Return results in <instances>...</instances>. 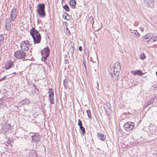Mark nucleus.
<instances>
[{
	"label": "nucleus",
	"mask_w": 157,
	"mask_h": 157,
	"mask_svg": "<svg viewBox=\"0 0 157 157\" xmlns=\"http://www.w3.org/2000/svg\"><path fill=\"white\" fill-rule=\"evenodd\" d=\"M149 104H148L147 102H146L145 104V107H147L148 105H149Z\"/></svg>",
	"instance_id": "42"
},
{
	"label": "nucleus",
	"mask_w": 157,
	"mask_h": 157,
	"mask_svg": "<svg viewBox=\"0 0 157 157\" xmlns=\"http://www.w3.org/2000/svg\"><path fill=\"white\" fill-rule=\"evenodd\" d=\"M41 138L40 136L37 133H35L33 135L31 136L32 140L35 143H38Z\"/></svg>",
	"instance_id": "7"
},
{
	"label": "nucleus",
	"mask_w": 157,
	"mask_h": 157,
	"mask_svg": "<svg viewBox=\"0 0 157 157\" xmlns=\"http://www.w3.org/2000/svg\"><path fill=\"white\" fill-rule=\"evenodd\" d=\"M29 157H40L38 156L37 153L35 150L32 151L30 153L29 155Z\"/></svg>",
	"instance_id": "17"
},
{
	"label": "nucleus",
	"mask_w": 157,
	"mask_h": 157,
	"mask_svg": "<svg viewBox=\"0 0 157 157\" xmlns=\"http://www.w3.org/2000/svg\"><path fill=\"white\" fill-rule=\"evenodd\" d=\"M97 136L101 140L104 141L106 139V136L102 133H98L97 134Z\"/></svg>",
	"instance_id": "20"
},
{
	"label": "nucleus",
	"mask_w": 157,
	"mask_h": 157,
	"mask_svg": "<svg viewBox=\"0 0 157 157\" xmlns=\"http://www.w3.org/2000/svg\"><path fill=\"white\" fill-rule=\"evenodd\" d=\"M98 85V83H97Z\"/></svg>",
	"instance_id": "50"
},
{
	"label": "nucleus",
	"mask_w": 157,
	"mask_h": 157,
	"mask_svg": "<svg viewBox=\"0 0 157 157\" xmlns=\"http://www.w3.org/2000/svg\"><path fill=\"white\" fill-rule=\"evenodd\" d=\"M5 28L8 31H9L11 28V21L9 19H7L6 20Z\"/></svg>",
	"instance_id": "9"
},
{
	"label": "nucleus",
	"mask_w": 157,
	"mask_h": 157,
	"mask_svg": "<svg viewBox=\"0 0 157 157\" xmlns=\"http://www.w3.org/2000/svg\"><path fill=\"white\" fill-rule=\"evenodd\" d=\"M156 97L154 96L152 98H151L149 99V100H150V101H151V103H153L156 99Z\"/></svg>",
	"instance_id": "35"
},
{
	"label": "nucleus",
	"mask_w": 157,
	"mask_h": 157,
	"mask_svg": "<svg viewBox=\"0 0 157 157\" xmlns=\"http://www.w3.org/2000/svg\"><path fill=\"white\" fill-rule=\"evenodd\" d=\"M6 78V76H4L3 78L0 79V82L5 79Z\"/></svg>",
	"instance_id": "40"
},
{
	"label": "nucleus",
	"mask_w": 157,
	"mask_h": 157,
	"mask_svg": "<svg viewBox=\"0 0 157 157\" xmlns=\"http://www.w3.org/2000/svg\"><path fill=\"white\" fill-rule=\"evenodd\" d=\"M45 6L44 3L39 4L38 5L37 13L42 18L44 17L45 16Z\"/></svg>",
	"instance_id": "2"
},
{
	"label": "nucleus",
	"mask_w": 157,
	"mask_h": 157,
	"mask_svg": "<svg viewBox=\"0 0 157 157\" xmlns=\"http://www.w3.org/2000/svg\"><path fill=\"white\" fill-rule=\"evenodd\" d=\"M41 55L42 56V60L44 62H45V61L47 59V58L49 56H48L47 55H44L43 53H41Z\"/></svg>",
	"instance_id": "26"
},
{
	"label": "nucleus",
	"mask_w": 157,
	"mask_h": 157,
	"mask_svg": "<svg viewBox=\"0 0 157 157\" xmlns=\"http://www.w3.org/2000/svg\"><path fill=\"white\" fill-rule=\"evenodd\" d=\"M70 6H75L76 4V2L75 0H71L69 2Z\"/></svg>",
	"instance_id": "27"
},
{
	"label": "nucleus",
	"mask_w": 157,
	"mask_h": 157,
	"mask_svg": "<svg viewBox=\"0 0 157 157\" xmlns=\"http://www.w3.org/2000/svg\"><path fill=\"white\" fill-rule=\"evenodd\" d=\"M156 76H157V71L156 72Z\"/></svg>",
	"instance_id": "49"
},
{
	"label": "nucleus",
	"mask_w": 157,
	"mask_h": 157,
	"mask_svg": "<svg viewBox=\"0 0 157 157\" xmlns=\"http://www.w3.org/2000/svg\"><path fill=\"white\" fill-rule=\"evenodd\" d=\"M89 20L90 21V22H93V24L94 22L93 18L92 16H90L89 18Z\"/></svg>",
	"instance_id": "38"
},
{
	"label": "nucleus",
	"mask_w": 157,
	"mask_h": 157,
	"mask_svg": "<svg viewBox=\"0 0 157 157\" xmlns=\"http://www.w3.org/2000/svg\"><path fill=\"white\" fill-rule=\"evenodd\" d=\"M83 64H84V66H85V67H86V66H85V63H84V61H83Z\"/></svg>",
	"instance_id": "48"
},
{
	"label": "nucleus",
	"mask_w": 157,
	"mask_h": 157,
	"mask_svg": "<svg viewBox=\"0 0 157 157\" xmlns=\"http://www.w3.org/2000/svg\"><path fill=\"white\" fill-rule=\"evenodd\" d=\"M4 40V36L3 34L0 35V45L3 43Z\"/></svg>",
	"instance_id": "29"
},
{
	"label": "nucleus",
	"mask_w": 157,
	"mask_h": 157,
	"mask_svg": "<svg viewBox=\"0 0 157 157\" xmlns=\"http://www.w3.org/2000/svg\"><path fill=\"white\" fill-rule=\"evenodd\" d=\"M20 103L22 105H24L26 103L29 104L30 103V100L29 99L26 98L23 100H21L20 101Z\"/></svg>",
	"instance_id": "23"
},
{
	"label": "nucleus",
	"mask_w": 157,
	"mask_h": 157,
	"mask_svg": "<svg viewBox=\"0 0 157 157\" xmlns=\"http://www.w3.org/2000/svg\"><path fill=\"white\" fill-rule=\"evenodd\" d=\"M67 16H65L64 15H63V17L64 19H67Z\"/></svg>",
	"instance_id": "46"
},
{
	"label": "nucleus",
	"mask_w": 157,
	"mask_h": 157,
	"mask_svg": "<svg viewBox=\"0 0 157 157\" xmlns=\"http://www.w3.org/2000/svg\"><path fill=\"white\" fill-rule=\"evenodd\" d=\"M131 34L135 37H138L140 36V34L136 30H132L131 32Z\"/></svg>",
	"instance_id": "22"
},
{
	"label": "nucleus",
	"mask_w": 157,
	"mask_h": 157,
	"mask_svg": "<svg viewBox=\"0 0 157 157\" xmlns=\"http://www.w3.org/2000/svg\"><path fill=\"white\" fill-rule=\"evenodd\" d=\"M68 32L67 33V35H68L69 36H70V34H71V33H70L69 30H68Z\"/></svg>",
	"instance_id": "47"
},
{
	"label": "nucleus",
	"mask_w": 157,
	"mask_h": 157,
	"mask_svg": "<svg viewBox=\"0 0 157 157\" xmlns=\"http://www.w3.org/2000/svg\"><path fill=\"white\" fill-rule=\"evenodd\" d=\"M152 35L151 34H146L142 38V40L144 41H146L147 43L148 44L150 42H152Z\"/></svg>",
	"instance_id": "6"
},
{
	"label": "nucleus",
	"mask_w": 157,
	"mask_h": 157,
	"mask_svg": "<svg viewBox=\"0 0 157 157\" xmlns=\"http://www.w3.org/2000/svg\"><path fill=\"white\" fill-rule=\"evenodd\" d=\"M131 72L134 75H139L142 76L143 75V74L142 73V72L139 70L136 71H132Z\"/></svg>",
	"instance_id": "21"
},
{
	"label": "nucleus",
	"mask_w": 157,
	"mask_h": 157,
	"mask_svg": "<svg viewBox=\"0 0 157 157\" xmlns=\"http://www.w3.org/2000/svg\"><path fill=\"white\" fill-rule=\"evenodd\" d=\"M63 8L67 11H69L70 10L69 7L67 5H65L63 6Z\"/></svg>",
	"instance_id": "34"
},
{
	"label": "nucleus",
	"mask_w": 157,
	"mask_h": 157,
	"mask_svg": "<svg viewBox=\"0 0 157 157\" xmlns=\"http://www.w3.org/2000/svg\"><path fill=\"white\" fill-rule=\"evenodd\" d=\"M11 141L10 140H9L7 141V143L9 144H11Z\"/></svg>",
	"instance_id": "44"
},
{
	"label": "nucleus",
	"mask_w": 157,
	"mask_h": 157,
	"mask_svg": "<svg viewBox=\"0 0 157 157\" xmlns=\"http://www.w3.org/2000/svg\"><path fill=\"white\" fill-rule=\"evenodd\" d=\"M30 33L32 37L34 44H39L41 40V36L39 32L35 28L33 27L30 30Z\"/></svg>",
	"instance_id": "1"
},
{
	"label": "nucleus",
	"mask_w": 157,
	"mask_h": 157,
	"mask_svg": "<svg viewBox=\"0 0 157 157\" xmlns=\"http://www.w3.org/2000/svg\"><path fill=\"white\" fill-rule=\"evenodd\" d=\"M140 29L141 30V31L142 32L144 31V28L143 27H140Z\"/></svg>",
	"instance_id": "45"
},
{
	"label": "nucleus",
	"mask_w": 157,
	"mask_h": 157,
	"mask_svg": "<svg viewBox=\"0 0 157 157\" xmlns=\"http://www.w3.org/2000/svg\"><path fill=\"white\" fill-rule=\"evenodd\" d=\"M29 157H40L38 156L37 153L35 150L32 151L30 153L29 155Z\"/></svg>",
	"instance_id": "15"
},
{
	"label": "nucleus",
	"mask_w": 157,
	"mask_h": 157,
	"mask_svg": "<svg viewBox=\"0 0 157 157\" xmlns=\"http://www.w3.org/2000/svg\"><path fill=\"white\" fill-rule=\"evenodd\" d=\"M79 50L80 51H82V47L80 46L79 47Z\"/></svg>",
	"instance_id": "43"
},
{
	"label": "nucleus",
	"mask_w": 157,
	"mask_h": 157,
	"mask_svg": "<svg viewBox=\"0 0 157 157\" xmlns=\"http://www.w3.org/2000/svg\"><path fill=\"white\" fill-rule=\"evenodd\" d=\"M105 105L108 107V109H110L111 108L110 104L109 103H107L105 104Z\"/></svg>",
	"instance_id": "36"
},
{
	"label": "nucleus",
	"mask_w": 157,
	"mask_h": 157,
	"mask_svg": "<svg viewBox=\"0 0 157 157\" xmlns=\"http://www.w3.org/2000/svg\"><path fill=\"white\" fill-rule=\"evenodd\" d=\"M152 41H157V36H155L152 40Z\"/></svg>",
	"instance_id": "39"
},
{
	"label": "nucleus",
	"mask_w": 157,
	"mask_h": 157,
	"mask_svg": "<svg viewBox=\"0 0 157 157\" xmlns=\"http://www.w3.org/2000/svg\"><path fill=\"white\" fill-rule=\"evenodd\" d=\"M29 157H40L38 156L37 153L35 150L32 151L30 153L29 155Z\"/></svg>",
	"instance_id": "18"
},
{
	"label": "nucleus",
	"mask_w": 157,
	"mask_h": 157,
	"mask_svg": "<svg viewBox=\"0 0 157 157\" xmlns=\"http://www.w3.org/2000/svg\"><path fill=\"white\" fill-rule=\"evenodd\" d=\"M86 113L88 117L91 118L92 117V115L90 111L89 110H87L86 111Z\"/></svg>",
	"instance_id": "31"
},
{
	"label": "nucleus",
	"mask_w": 157,
	"mask_h": 157,
	"mask_svg": "<svg viewBox=\"0 0 157 157\" xmlns=\"http://www.w3.org/2000/svg\"><path fill=\"white\" fill-rule=\"evenodd\" d=\"M26 53L22 50H18L15 52L14 56L19 59H23L25 58Z\"/></svg>",
	"instance_id": "5"
},
{
	"label": "nucleus",
	"mask_w": 157,
	"mask_h": 157,
	"mask_svg": "<svg viewBox=\"0 0 157 157\" xmlns=\"http://www.w3.org/2000/svg\"><path fill=\"white\" fill-rule=\"evenodd\" d=\"M147 102L148 104H149V105H150L152 103L151 101L149 99Z\"/></svg>",
	"instance_id": "41"
},
{
	"label": "nucleus",
	"mask_w": 157,
	"mask_h": 157,
	"mask_svg": "<svg viewBox=\"0 0 157 157\" xmlns=\"http://www.w3.org/2000/svg\"><path fill=\"white\" fill-rule=\"evenodd\" d=\"M50 49L48 46H47L46 48H44L43 50L42 51L41 53H43L44 55H47L49 56V55Z\"/></svg>",
	"instance_id": "13"
},
{
	"label": "nucleus",
	"mask_w": 157,
	"mask_h": 157,
	"mask_svg": "<svg viewBox=\"0 0 157 157\" xmlns=\"http://www.w3.org/2000/svg\"><path fill=\"white\" fill-rule=\"evenodd\" d=\"M29 157H40L38 156L37 153L35 150L32 151L30 153L29 155Z\"/></svg>",
	"instance_id": "16"
},
{
	"label": "nucleus",
	"mask_w": 157,
	"mask_h": 157,
	"mask_svg": "<svg viewBox=\"0 0 157 157\" xmlns=\"http://www.w3.org/2000/svg\"><path fill=\"white\" fill-rule=\"evenodd\" d=\"M29 157H40L38 156L37 153L35 150L32 151L30 153L29 155Z\"/></svg>",
	"instance_id": "14"
},
{
	"label": "nucleus",
	"mask_w": 157,
	"mask_h": 157,
	"mask_svg": "<svg viewBox=\"0 0 157 157\" xmlns=\"http://www.w3.org/2000/svg\"><path fill=\"white\" fill-rule=\"evenodd\" d=\"M116 72L114 73L113 72V73H111L110 74L113 78V80L114 81H117L118 80L119 75Z\"/></svg>",
	"instance_id": "12"
},
{
	"label": "nucleus",
	"mask_w": 157,
	"mask_h": 157,
	"mask_svg": "<svg viewBox=\"0 0 157 157\" xmlns=\"http://www.w3.org/2000/svg\"><path fill=\"white\" fill-rule=\"evenodd\" d=\"M50 102L52 104H54V96L49 97Z\"/></svg>",
	"instance_id": "28"
},
{
	"label": "nucleus",
	"mask_w": 157,
	"mask_h": 157,
	"mask_svg": "<svg viewBox=\"0 0 157 157\" xmlns=\"http://www.w3.org/2000/svg\"><path fill=\"white\" fill-rule=\"evenodd\" d=\"M16 9L14 8L12 10L10 14V17L12 21H14L15 20L16 17H17V14L16 12Z\"/></svg>",
	"instance_id": "10"
},
{
	"label": "nucleus",
	"mask_w": 157,
	"mask_h": 157,
	"mask_svg": "<svg viewBox=\"0 0 157 157\" xmlns=\"http://www.w3.org/2000/svg\"><path fill=\"white\" fill-rule=\"evenodd\" d=\"M31 45V44L27 40L22 41L20 44L21 49L22 51H27L29 49V46Z\"/></svg>",
	"instance_id": "3"
},
{
	"label": "nucleus",
	"mask_w": 157,
	"mask_h": 157,
	"mask_svg": "<svg viewBox=\"0 0 157 157\" xmlns=\"http://www.w3.org/2000/svg\"><path fill=\"white\" fill-rule=\"evenodd\" d=\"M145 56L144 53H142L140 56V58L144 60L145 58Z\"/></svg>",
	"instance_id": "33"
},
{
	"label": "nucleus",
	"mask_w": 157,
	"mask_h": 157,
	"mask_svg": "<svg viewBox=\"0 0 157 157\" xmlns=\"http://www.w3.org/2000/svg\"><path fill=\"white\" fill-rule=\"evenodd\" d=\"M13 66V62L10 60L6 63L5 68L6 70H8L11 68Z\"/></svg>",
	"instance_id": "11"
},
{
	"label": "nucleus",
	"mask_w": 157,
	"mask_h": 157,
	"mask_svg": "<svg viewBox=\"0 0 157 157\" xmlns=\"http://www.w3.org/2000/svg\"><path fill=\"white\" fill-rule=\"evenodd\" d=\"M49 97L54 96V92L53 89L50 88L48 91Z\"/></svg>",
	"instance_id": "25"
},
{
	"label": "nucleus",
	"mask_w": 157,
	"mask_h": 157,
	"mask_svg": "<svg viewBox=\"0 0 157 157\" xmlns=\"http://www.w3.org/2000/svg\"><path fill=\"white\" fill-rule=\"evenodd\" d=\"M79 127L80 129L81 130L82 132V134L83 135L85 133V128L82 126H80Z\"/></svg>",
	"instance_id": "32"
},
{
	"label": "nucleus",
	"mask_w": 157,
	"mask_h": 157,
	"mask_svg": "<svg viewBox=\"0 0 157 157\" xmlns=\"http://www.w3.org/2000/svg\"><path fill=\"white\" fill-rule=\"evenodd\" d=\"M69 81L67 79H65L63 81V85L65 88H66L68 86Z\"/></svg>",
	"instance_id": "24"
},
{
	"label": "nucleus",
	"mask_w": 157,
	"mask_h": 157,
	"mask_svg": "<svg viewBox=\"0 0 157 157\" xmlns=\"http://www.w3.org/2000/svg\"><path fill=\"white\" fill-rule=\"evenodd\" d=\"M74 45H71L70 48V52L72 55H73L74 53Z\"/></svg>",
	"instance_id": "30"
},
{
	"label": "nucleus",
	"mask_w": 157,
	"mask_h": 157,
	"mask_svg": "<svg viewBox=\"0 0 157 157\" xmlns=\"http://www.w3.org/2000/svg\"><path fill=\"white\" fill-rule=\"evenodd\" d=\"M134 123L130 121L125 123L124 125V128L127 132H130L134 128Z\"/></svg>",
	"instance_id": "4"
},
{
	"label": "nucleus",
	"mask_w": 157,
	"mask_h": 157,
	"mask_svg": "<svg viewBox=\"0 0 157 157\" xmlns=\"http://www.w3.org/2000/svg\"><path fill=\"white\" fill-rule=\"evenodd\" d=\"M121 67L119 63L116 62L114 65L113 72L118 73L121 70Z\"/></svg>",
	"instance_id": "8"
},
{
	"label": "nucleus",
	"mask_w": 157,
	"mask_h": 157,
	"mask_svg": "<svg viewBox=\"0 0 157 157\" xmlns=\"http://www.w3.org/2000/svg\"><path fill=\"white\" fill-rule=\"evenodd\" d=\"M29 157H40L38 156L37 153L35 150L32 151L30 153L29 155Z\"/></svg>",
	"instance_id": "19"
},
{
	"label": "nucleus",
	"mask_w": 157,
	"mask_h": 157,
	"mask_svg": "<svg viewBox=\"0 0 157 157\" xmlns=\"http://www.w3.org/2000/svg\"><path fill=\"white\" fill-rule=\"evenodd\" d=\"M78 125L79 126V127L82 126V121L80 119H78Z\"/></svg>",
	"instance_id": "37"
}]
</instances>
